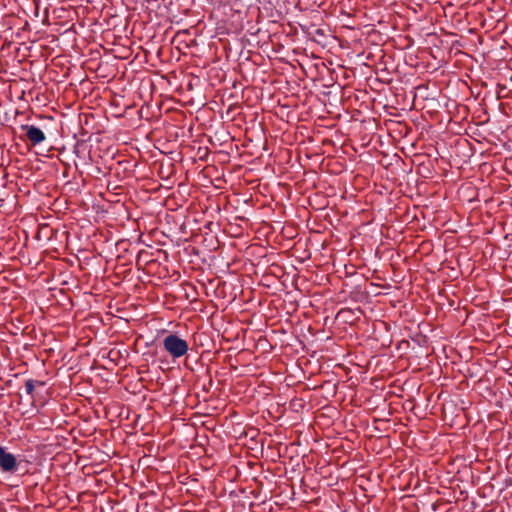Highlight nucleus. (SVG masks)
<instances>
[{"label": "nucleus", "instance_id": "1", "mask_svg": "<svg viewBox=\"0 0 512 512\" xmlns=\"http://www.w3.org/2000/svg\"><path fill=\"white\" fill-rule=\"evenodd\" d=\"M164 350L173 358L178 359L187 354L188 342L175 333H169L162 340Z\"/></svg>", "mask_w": 512, "mask_h": 512}, {"label": "nucleus", "instance_id": "2", "mask_svg": "<svg viewBox=\"0 0 512 512\" xmlns=\"http://www.w3.org/2000/svg\"><path fill=\"white\" fill-rule=\"evenodd\" d=\"M20 128L25 132L24 136L20 138L30 142L33 146L39 145L46 140L45 133L34 125L24 124Z\"/></svg>", "mask_w": 512, "mask_h": 512}, {"label": "nucleus", "instance_id": "3", "mask_svg": "<svg viewBox=\"0 0 512 512\" xmlns=\"http://www.w3.org/2000/svg\"><path fill=\"white\" fill-rule=\"evenodd\" d=\"M17 469L18 462L16 457L12 453L7 452L4 447L0 446V470L3 473L13 474Z\"/></svg>", "mask_w": 512, "mask_h": 512}, {"label": "nucleus", "instance_id": "4", "mask_svg": "<svg viewBox=\"0 0 512 512\" xmlns=\"http://www.w3.org/2000/svg\"><path fill=\"white\" fill-rule=\"evenodd\" d=\"M36 385H39V386H44L45 385V382L43 381H38V380H33V379H29L25 382V389H26V393L30 396H33V393H34V390H35V386Z\"/></svg>", "mask_w": 512, "mask_h": 512}]
</instances>
